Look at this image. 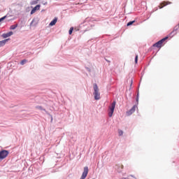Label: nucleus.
<instances>
[{
    "label": "nucleus",
    "mask_w": 179,
    "mask_h": 179,
    "mask_svg": "<svg viewBox=\"0 0 179 179\" xmlns=\"http://www.w3.org/2000/svg\"><path fill=\"white\" fill-rule=\"evenodd\" d=\"M37 2H38V0H35L34 1L31 2V5H36L37 4Z\"/></svg>",
    "instance_id": "obj_19"
},
{
    "label": "nucleus",
    "mask_w": 179,
    "mask_h": 179,
    "mask_svg": "<svg viewBox=\"0 0 179 179\" xmlns=\"http://www.w3.org/2000/svg\"><path fill=\"white\" fill-rule=\"evenodd\" d=\"M9 39H4L3 41H0V47H3V45H5V44H6V42L8 41Z\"/></svg>",
    "instance_id": "obj_12"
},
{
    "label": "nucleus",
    "mask_w": 179,
    "mask_h": 179,
    "mask_svg": "<svg viewBox=\"0 0 179 179\" xmlns=\"http://www.w3.org/2000/svg\"><path fill=\"white\" fill-rule=\"evenodd\" d=\"M58 20V18L55 17V19L49 24L50 26H55L57 24V22Z\"/></svg>",
    "instance_id": "obj_11"
},
{
    "label": "nucleus",
    "mask_w": 179,
    "mask_h": 179,
    "mask_svg": "<svg viewBox=\"0 0 179 179\" xmlns=\"http://www.w3.org/2000/svg\"><path fill=\"white\" fill-rule=\"evenodd\" d=\"M122 134H124V132H122V131L120 130V131H119V134H120V135H122Z\"/></svg>",
    "instance_id": "obj_22"
},
{
    "label": "nucleus",
    "mask_w": 179,
    "mask_h": 179,
    "mask_svg": "<svg viewBox=\"0 0 179 179\" xmlns=\"http://www.w3.org/2000/svg\"><path fill=\"white\" fill-rule=\"evenodd\" d=\"M167 38H169V36H166V37L162 38V40L159 41L156 43H155L153 45V47H157V48H162V47L163 45V43L164 41H166V40H167Z\"/></svg>",
    "instance_id": "obj_4"
},
{
    "label": "nucleus",
    "mask_w": 179,
    "mask_h": 179,
    "mask_svg": "<svg viewBox=\"0 0 179 179\" xmlns=\"http://www.w3.org/2000/svg\"><path fill=\"white\" fill-rule=\"evenodd\" d=\"M8 155H9V151L6 150L0 151V162H2L3 159H6V157H8Z\"/></svg>",
    "instance_id": "obj_3"
},
{
    "label": "nucleus",
    "mask_w": 179,
    "mask_h": 179,
    "mask_svg": "<svg viewBox=\"0 0 179 179\" xmlns=\"http://www.w3.org/2000/svg\"><path fill=\"white\" fill-rule=\"evenodd\" d=\"M171 2L170 1H163L159 4V9H162V8H164V6H167V5H171Z\"/></svg>",
    "instance_id": "obj_6"
},
{
    "label": "nucleus",
    "mask_w": 179,
    "mask_h": 179,
    "mask_svg": "<svg viewBox=\"0 0 179 179\" xmlns=\"http://www.w3.org/2000/svg\"><path fill=\"white\" fill-rule=\"evenodd\" d=\"M36 108H38V110H44L41 106H37Z\"/></svg>",
    "instance_id": "obj_21"
},
{
    "label": "nucleus",
    "mask_w": 179,
    "mask_h": 179,
    "mask_svg": "<svg viewBox=\"0 0 179 179\" xmlns=\"http://www.w3.org/2000/svg\"><path fill=\"white\" fill-rule=\"evenodd\" d=\"M131 177H133V178H136V177H135L134 176H131Z\"/></svg>",
    "instance_id": "obj_25"
},
{
    "label": "nucleus",
    "mask_w": 179,
    "mask_h": 179,
    "mask_svg": "<svg viewBox=\"0 0 179 179\" xmlns=\"http://www.w3.org/2000/svg\"><path fill=\"white\" fill-rule=\"evenodd\" d=\"M177 34V29H173V31L169 34V37H173V36H176Z\"/></svg>",
    "instance_id": "obj_13"
},
{
    "label": "nucleus",
    "mask_w": 179,
    "mask_h": 179,
    "mask_svg": "<svg viewBox=\"0 0 179 179\" xmlns=\"http://www.w3.org/2000/svg\"><path fill=\"white\" fill-rule=\"evenodd\" d=\"M135 63H136V64H138V55H136V57H135Z\"/></svg>",
    "instance_id": "obj_20"
},
{
    "label": "nucleus",
    "mask_w": 179,
    "mask_h": 179,
    "mask_svg": "<svg viewBox=\"0 0 179 179\" xmlns=\"http://www.w3.org/2000/svg\"><path fill=\"white\" fill-rule=\"evenodd\" d=\"M16 27H17V24H14V25H11L10 27V30H15L16 29Z\"/></svg>",
    "instance_id": "obj_14"
},
{
    "label": "nucleus",
    "mask_w": 179,
    "mask_h": 179,
    "mask_svg": "<svg viewBox=\"0 0 179 179\" xmlns=\"http://www.w3.org/2000/svg\"><path fill=\"white\" fill-rule=\"evenodd\" d=\"M10 36H13V31H9L8 33L2 34L3 38H8V37H10Z\"/></svg>",
    "instance_id": "obj_9"
},
{
    "label": "nucleus",
    "mask_w": 179,
    "mask_h": 179,
    "mask_svg": "<svg viewBox=\"0 0 179 179\" xmlns=\"http://www.w3.org/2000/svg\"><path fill=\"white\" fill-rule=\"evenodd\" d=\"M37 24H38V20L33 19L31 24H30V26H31V27H36V26H37Z\"/></svg>",
    "instance_id": "obj_8"
},
{
    "label": "nucleus",
    "mask_w": 179,
    "mask_h": 179,
    "mask_svg": "<svg viewBox=\"0 0 179 179\" xmlns=\"http://www.w3.org/2000/svg\"><path fill=\"white\" fill-rule=\"evenodd\" d=\"M130 83V86H132V80H131Z\"/></svg>",
    "instance_id": "obj_24"
},
{
    "label": "nucleus",
    "mask_w": 179,
    "mask_h": 179,
    "mask_svg": "<svg viewBox=\"0 0 179 179\" xmlns=\"http://www.w3.org/2000/svg\"><path fill=\"white\" fill-rule=\"evenodd\" d=\"M87 174H89V167L85 166L84 167V171L81 176V178L80 179H85L86 177H87Z\"/></svg>",
    "instance_id": "obj_5"
},
{
    "label": "nucleus",
    "mask_w": 179,
    "mask_h": 179,
    "mask_svg": "<svg viewBox=\"0 0 179 179\" xmlns=\"http://www.w3.org/2000/svg\"><path fill=\"white\" fill-rule=\"evenodd\" d=\"M6 15H5L3 17L0 18V23H1V22H3V20H5V19H6Z\"/></svg>",
    "instance_id": "obj_18"
},
{
    "label": "nucleus",
    "mask_w": 179,
    "mask_h": 179,
    "mask_svg": "<svg viewBox=\"0 0 179 179\" xmlns=\"http://www.w3.org/2000/svg\"><path fill=\"white\" fill-rule=\"evenodd\" d=\"M115 104H117V102L114 101L111 105L109 106L108 108V116L113 117V114H114V110L115 109Z\"/></svg>",
    "instance_id": "obj_2"
},
{
    "label": "nucleus",
    "mask_w": 179,
    "mask_h": 179,
    "mask_svg": "<svg viewBox=\"0 0 179 179\" xmlns=\"http://www.w3.org/2000/svg\"><path fill=\"white\" fill-rule=\"evenodd\" d=\"M135 23V21H130L129 22L127 23V26H132Z\"/></svg>",
    "instance_id": "obj_15"
},
{
    "label": "nucleus",
    "mask_w": 179,
    "mask_h": 179,
    "mask_svg": "<svg viewBox=\"0 0 179 179\" xmlns=\"http://www.w3.org/2000/svg\"><path fill=\"white\" fill-rule=\"evenodd\" d=\"M73 31V27H71L69 31V34H72Z\"/></svg>",
    "instance_id": "obj_17"
},
{
    "label": "nucleus",
    "mask_w": 179,
    "mask_h": 179,
    "mask_svg": "<svg viewBox=\"0 0 179 179\" xmlns=\"http://www.w3.org/2000/svg\"><path fill=\"white\" fill-rule=\"evenodd\" d=\"M137 101L139 100V95L137 94V99H136Z\"/></svg>",
    "instance_id": "obj_23"
},
{
    "label": "nucleus",
    "mask_w": 179,
    "mask_h": 179,
    "mask_svg": "<svg viewBox=\"0 0 179 179\" xmlns=\"http://www.w3.org/2000/svg\"><path fill=\"white\" fill-rule=\"evenodd\" d=\"M94 96L95 100H100V92H99L97 84H94Z\"/></svg>",
    "instance_id": "obj_1"
},
{
    "label": "nucleus",
    "mask_w": 179,
    "mask_h": 179,
    "mask_svg": "<svg viewBox=\"0 0 179 179\" xmlns=\"http://www.w3.org/2000/svg\"><path fill=\"white\" fill-rule=\"evenodd\" d=\"M136 106H134L129 111L127 112V115H132L136 110Z\"/></svg>",
    "instance_id": "obj_7"
},
{
    "label": "nucleus",
    "mask_w": 179,
    "mask_h": 179,
    "mask_svg": "<svg viewBox=\"0 0 179 179\" xmlns=\"http://www.w3.org/2000/svg\"><path fill=\"white\" fill-rule=\"evenodd\" d=\"M36 10H40V5H36L31 11V15L36 13Z\"/></svg>",
    "instance_id": "obj_10"
},
{
    "label": "nucleus",
    "mask_w": 179,
    "mask_h": 179,
    "mask_svg": "<svg viewBox=\"0 0 179 179\" xmlns=\"http://www.w3.org/2000/svg\"><path fill=\"white\" fill-rule=\"evenodd\" d=\"M25 62H27V59H23L20 62L21 65H24Z\"/></svg>",
    "instance_id": "obj_16"
}]
</instances>
